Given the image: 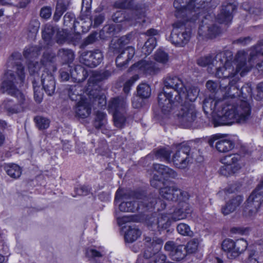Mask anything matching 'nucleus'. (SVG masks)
Masks as SVG:
<instances>
[{"mask_svg":"<svg viewBox=\"0 0 263 263\" xmlns=\"http://www.w3.org/2000/svg\"><path fill=\"white\" fill-rule=\"evenodd\" d=\"M247 54L244 50L239 51L233 60L231 52L218 54L216 57L218 66L215 76L219 78H230L229 85L220 87L224 96L222 99L208 98L203 102V109L206 115L213 117L214 127L245 123L250 117L251 107L246 101L236 99L237 97L246 99L251 96L252 88L248 84L241 87L238 83L240 77L244 76L252 68L250 62L247 63Z\"/></svg>","mask_w":263,"mask_h":263,"instance_id":"obj_1","label":"nucleus"},{"mask_svg":"<svg viewBox=\"0 0 263 263\" xmlns=\"http://www.w3.org/2000/svg\"><path fill=\"white\" fill-rule=\"evenodd\" d=\"M123 200L119 206V210L124 212H135L141 207L152 208L155 207L158 202H161L159 199L144 197L135 191H124L123 189H119L116 193L115 202Z\"/></svg>","mask_w":263,"mask_h":263,"instance_id":"obj_2","label":"nucleus"},{"mask_svg":"<svg viewBox=\"0 0 263 263\" xmlns=\"http://www.w3.org/2000/svg\"><path fill=\"white\" fill-rule=\"evenodd\" d=\"M14 69L16 70L18 78L16 79L11 70H8L5 73L0 90L3 93H7L12 96L19 98L21 95H23L19 88L24 82L25 73L24 67L20 62H14Z\"/></svg>","mask_w":263,"mask_h":263,"instance_id":"obj_3","label":"nucleus"},{"mask_svg":"<svg viewBox=\"0 0 263 263\" xmlns=\"http://www.w3.org/2000/svg\"><path fill=\"white\" fill-rule=\"evenodd\" d=\"M223 164L219 169V173L224 176L231 175L245 165L242 158L238 154L226 156L221 159Z\"/></svg>","mask_w":263,"mask_h":263,"instance_id":"obj_4","label":"nucleus"},{"mask_svg":"<svg viewBox=\"0 0 263 263\" xmlns=\"http://www.w3.org/2000/svg\"><path fill=\"white\" fill-rule=\"evenodd\" d=\"M247 246V242L243 239H238L236 241L228 239L223 241L222 248L227 253L228 257L233 259L242 253L246 249Z\"/></svg>","mask_w":263,"mask_h":263,"instance_id":"obj_5","label":"nucleus"},{"mask_svg":"<svg viewBox=\"0 0 263 263\" xmlns=\"http://www.w3.org/2000/svg\"><path fill=\"white\" fill-rule=\"evenodd\" d=\"M263 201V180L252 193L247 200L248 216H252L258 211Z\"/></svg>","mask_w":263,"mask_h":263,"instance_id":"obj_6","label":"nucleus"},{"mask_svg":"<svg viewBox=\"0 0 263 263\" xmlns=\"http://www.w3.org/2000/svg\"><path fill=\"white\" fill-rule=\"evenodd\" d=\"M103 54L101 50L96 49L92 51H85L81 53L80 62L89 67H95L99 65L103 60Z\"/></svg>","mask_w":263,"mask_h":263,"instance_id":"obj_7","label":"nucleus"},{"mask_svg":"<svg viewBox=\"0 0 263 263\" xmlns=\"http://www.w3.org/2000/svg\"><path fill=\"white\" fill-rule=\"evenodd\" d=\"M174 96L167 93L164 89L158 94V105L164 115L168 114L179 103V100H174Z\"/></svg>","mask_w":263,"mask_h":263,"instance_id":"obj_8","label":"nucleus"},{"mask_svg":"<svg viewBox=\"0 0 263 263\" xmlns=\"http://www.w3.org/2000/svg\"><path fill=\"white\" fill-rule=\"evenodd\" d=\"M18 104H14L10 100L5 101L2 104L3 108L8 114L12 115L23 111L27 108L29 104V100L26 98L24 95H21L20 97L17 98Z\"/></svg>","mask_w":263,"mask_h":263,"instance_id":"obj_9","label":"nucleus"},{"mask_svg":"<svg viewBox=\"0 0 263 263\" xmlns=\"http://www.w3.org/2000/svg\"><path fill=\"white\" fill-rule=\"evenodd\" d=\"M164 88L166 89H171L172 90L167 93L174 96V100H181V80L179 77L176 76H168L163 79Z\"/></svg>","mask_w":263,"mask_h":263,"instance_id":"obj_10","label":"nucleus"},{"mask_svg":"<svg viewBox=\"0 0 263 263\" xmlns=\"http://www.w3.org/2000/svg\"><path fill=\"white\" fill-rule=\"evenodd\" d=\"M215 147L218 151L221 153H226L233 149L234 143L229 139L223 138L220 134H215L212 136L209 140V143L211 146H213L215 141Z\"/></svg>","mask_w":263,"mask_h":263,"instance_id":"obj_11","label":"nucleus"},{"mask_svg":"<svg viewBox=\"0 0 263 263\" xmlns=\"http://www.w3.org/2000/svg\"><path fill=\"white\" fill-rule=\"evenodd\" d=\"M41 76L43 88L48 96L52 95L55 89V82L51 73L45 67Z\"/></svg>","mask_w":263,"mask_h":263,"instance_id":"obj_12","label":"nucleus"},{"mask_svg":"<svg viewBox=\"0 0 263 263\" xmlns=\"http://www.w3.org/2000/svg\"><path fill=\"white\" fill-rule=\"evenodd\" d=\"M133 69H136L146 74H155L159 69L156 66V64L151 61L142 60L134 64L132 67Z\"/></svg>","mask_w":263,"mask_h":263,"instance_id":"obj_13","label":"nucleus"},{"mask_svg":"<svg viewBox=\"0 0 263 263\" xmlns=\"http://www.w3.org/2000/svg\"><path fill=\"white\" fill-rule=\"evenodd\" d=\"M135 49L132 46H128L118 55L116 60L117 66L123 69L127 66L128 62L134 57Z\"/></svg>","mask_w":263,"mask_h":263,"instance_id":"obj_14","label":"nucleus"},{"mask_svg":"<svg viewBox=\"0 0 263 263\" xmlns=\"http://www.w3.org/2000/svg\"><path fill=\"white\" fill-rule=\"evenodd\" d=\"M73 110L75 117L81 119H85L90 115L91 106L88 101L81 100L77 103Z\"/></svg>","mask_w":263,"mask_h":263,"instance_id":"obj_15","label":"nucleus"},{"mask_svg":"<svg viewBox=\"0 0 263 263\" xmlns=\"http://www.w3.org/2000/svg\"><path fill=\"white\" fill-rule=\"evenodd\" d=\"M235 5L228 3L224 4L222 6V9L220 13L218 15L217 20L220 23L228 24L230 22L232 19V13L236 9Z\"/></svg>","mask_w":263,"mask_h":263,"instance_id":"obj_16","label":"nucleus"},{"mask_svg":"<svg viewBox=\"0 0 263 263\" xmlns=\"http://www.w3.org/2000/svg\"><path fill=\"white\" fill-rule=\"evenodd\" d=\"M127 103L125 98L117 97L111 99L108 105V109L112 114L126 111Z\"/></svg>","mask_w":263,"mask_h":263,"instance_id":"obj_17","label":"nucleus"},{"mask_svg":"<svg viewBox=\"0 0 263 263\" xmlns=\"http://www.w3.org/2000/svg\"><path fill=\"white\" fill-rule=\"evenodd\" d=\"M243 201L241 196H237L232 198L226 205L221 209V212L224 215H227L234 212Z\"/></svg>","mask_w":263,"mask_h":263,"instance_id":"obj_18","label":"nucleus"},{"mask_svg":"<svg viewBox=\"0 0 263 263\" xmlns=\"http://www.w3.org/2000/svg\"><path fill=\"white\" fill-rule=\"evenodd\" d=\"M180 246L173 241H168L164 246V249L168 251L174 260L179 261L181 259Z\"/></svg>","mask_w":263,"mask_h":263,"instance_id":"obj_19","label":"nucleus"},{"mask_svg":"<svg viewBox=\"0 0 263 263\" xmlns=\"http://www.w3.org/2000/svg\"><path fill=\"white\" fill-rule=\"evenodd\" d=\"M178 192H180V191L174 186H166L161 187L159 193L165 199L177 200L178 197Z\"/></svg>","mask_w":263,"mask_h":263,"instance_id":"obj_20","label":"nucleus"},{"mask_svg":"<svg viewBox=\"0 0 263 263\" xmlns=\"http://www.w3.org/2000/svg\"><path fill=\"white\" fill-rule=\"evenodd\" d=\"M71 77L74 82L81 83L84 81L87 77V72L81 65H76L70 71Z\"/></svg>","mask_w":263,"mask_h":263,"instance_id":"obj_21","label":"nucleus"},{"mask_svg":"<svg viewBox=\"0 0 263 263\" xmlns=\"http://www.w3.org/2000/svg\"><path fill=\"white\" fill-rule=\"evenodd\" d=\"M154 170L162 176L164 179L170 178H174L176 177V173L172 169L162 164H154Z\"/></svg>","mask_w":263,"mask_h":263,"instance_id":"obj_22","label":"nucleus"},{"mask_svg":"<svg viewBox=\"0 0 263 263\" xmlns=\"http://www.w3.org/2000/svg\"><path fill=\"white\" fill-rule=\"evenodd\" d=\"M57 30V27L50 24H47L44 26L42 30V37L47 46L52 45V38Z\"/></svg>","mask_w":263,"mask_h":263,"instance_id":"obj_23","label":"nucleus"},{"mask_svg":"<svg viewBox=\"0 0 263 263\" xmlns=\"http://www.w3.org/2000/svg\"><path fill=\"white\" fill-rule=\"evenodd\" d=\"M196 118V112L193 106H191L187 111L182 114V126L190 128Z\"/></svg>","mask_w":263,"mask_h":263,"instance_id":"obj_24","label":"nucleus"},{"mask_svg":"<svg viewBox=\"0 0 263 263\" xmlns=\"http://www.w3.org/2000/svg\"><path fill=\"white\" fill-rule=\"evenodd\" d=\"M227 52H230V51H226L224 52H221L216 55L215 59L212 60L211 57H202L199 58L197 61V63L199 65L204 67V66H208V71L209 72L211 73L213 72V71L212 70V66L215 67V69L216 70V71H217V68H218V66L216 65L217 63V61L216 60V57L220 54L221 53H226ZM217 72H216V73Z\"/></svg>","mask_w":263,"mask_h":263,"instance_id":"obj_25","label":"nucleus"},{"mask_svg":"<svg viewBox=\"0 0 263 263\" xmlns=\"http://www.w3.org/2000/svg\"><path fill=\"white\" fill-rule=\"evenodd\" d=\"M4 170L7 174L13 179L18 178L22 173L21 167L15 163L5 164Z\"/></svg>","mask_w":263,"mask_h":263,"instance_id":"obj_26","label":"nucleus"},{"mask_svg":"<svg viewBox=\"0 0 263 263\" xmlns=\"http://www.w3.org/2000/svg\"><path fill=\"white\" fill-rule=\"evenodd\" d=\"M141 231L135 226H129L124 234V239L127 242H133L141 235Z\"/></svg>","mask_w":263,"mask_h":263,"instance_id":"obj_27","label":"nucleus"},{"mask_svg":"<svg viewBox=\"0 0 263 263\" xmlns=\"http://www.w3.org/2000/svg\"><path fill=\"white\" fill-rule=\"evenodd\" d=\"M64 92L71 100H77L82 93V87L80 84L68 86L64 89Z\"/></svg>","mask_w":263,"mask_h":263,"instance_id":"obj_28","label":"nucleus"},{"mask_svg":"<svg viewBox=\"0 0 263 263\" xmlns=\"http://www.w3.org/2000/svg\"><path fill=\"white\" fill-rule=\"evenodd\" d=\"M173 29L171 34L170 41L172 43L176 46H179L181 42V37L179 35L181 32V22H177L173 25Z\"/></svg>","mask_w":263,"mask_h":263,"instance_id":"obj_29","label":"nucleus"},{"mask_svg":"<svg viewBox=\"0 0 263 263\" xmlns=\"http://www.w3.org/2000/svg\"><path fill=\"white\" fill-rule=\"evenodd\" d=\"M182 153L185 155V157L182 156V168L185 167L184 165L191 162L194 157V152L191 149V147L187 143H184L182 145Z\"/></svg>","mask_w":263,"mask_h":263,"instance_id":"obj_30","label":"nucleus"},{"mask_svg":"<svg viewBox=\"0 0 263 263\" xmlns=\"http://www.w3.org/2000/svg\"><path fill=\"white\" fill-rule=\"evenodd\" d=\"M115 126L118 128H122L125 125L127 118L126 111L112 114Z\"/></svg>","mask_w":263,"mask_h":263,"instance_id":"obj_31","label":"nucleus"},{"mask_svg":"<svg viewBox=\"0 0 263 263\" xmlns=\"http://www.w3.org/2000/svg\"><path fill=\"white\" fill-rule=\"evenodd\" d=\"M58 57L61 58L64 62H72L74 58L73 52L68 49H61L58 53Z\"/></svg>","mask_w":263,"mask_h":263,"instance_id":"obj_32","label":"nucleus"},{"mask_svg":"<svg viewBox=\"0 0 263 263\" xmlns=\"http://www.w3.org/2000/svg\"><path fill=\"white\" fill-rule=\"evenodd\" d=\"M137 94L139 97L146 99L151 95V89L149 85L146 83L140 84L137 88Z\"/></svg>","mask_w":263,"mask_h":263,"instance_id":"obj_33","label":"nucleus"},{"mask_svg":"<svg viewBox=\"0 0 263 263\" xmlns=\"http://www.w3.org/2000/svg\"><path fill=\"white\" fill-rule=\"evenodd\" d=\"M106 123V114L101 111H97L96 114V118L94 126L96 128H100Z\"/></svg>","mask_w":263,"mask_h":263,"instance_id":"obj_34","label":"nucleus"},{"mask_svg":"<svg viewBox=\"0 0 263 263\" xmlns=\"http://www.w3.org/2000/svg\"><path fill=\"white\" fill-rule=\"evenodd\" d=\"M156 45V39L154 37H149L143 46L142 52L145 55H148L152 52Z\"/></svg>","mask_w":263,"mask_h":263,"instance_id":"obj_35","label":"nucleus"},{"mask_svg":"<svg viewBox=\"0 0 263 263\" xmlns=\"http://www.w3.org/2000/svg\"><path fill=\"white\" fill-rule=\"evenodd\" d=\"M41 49V47L37 46H30L24 50V55L26 58L35 57L39 54Z\"/></svg>","mask_w":263,"mask_h":263,"instance_id":"obj_36","label":"nucleus"},{"mask_svg":"<svg viewBox=\"0 0 263 263\" xmlns=\"http://www.w3.org/2000/svg\"><path fill=\"white\" fill-rule=\"evenodd\" d=\"M36 126L40 130H43L47 128L49 126V120L44 117L37 116L34 119Z\"/></svg>","mask_w":263,"mask_h":263,"instance_id":"obj_37","label":"nucleus"},{"mask_svg":"<svg viewBox=\"0 0 263 263\" xmlns=\"http://www.w3.org/2000/svg\"><path fill=\"white\" fill-rule=\"evenodd\" d=\"M158 227L161 229H167L171 224V220L168 215L162 214L158 218Z\"/></svg>","mask_w":263,"mask_h":263,"instance_id":"obj_38","label":"nucleus"},{"mask_svg":"<svg viewBox=\"0 0 263 263\" xmlns=\"http://www.w3.org/2000/svg\"><path fill=\"white\" fill-rule=\"evenodd\" d=\"M199 241L198 239H193L187 242L185 247L187 253L192 254L196 252L198 249Z\"/></svg>","mask_w":263,"mask_h":263,"instance_id":"obj_39","label":"nucleus"},{"mask_svg":"<svg viewBox=\"0 0 263 263\" xmlns=\"http://www.w3.org/2000/svg\"><path fill=\"white\" fill-rule=\"evenodd\" d=\"M40 23L36 20L30 21L28 27V31L31 37H34L39 31Z\"/></svg>","mask_w":263,"mask_h":263,"instance_id":"obj_40","label":"nucleus"},{"mask_svg":"<svg viewBox=\"0 0 263 263\" xmlns=\"http://www.w3.org/2000/svg\"><path fill=\"white\" fill-rule=\"evenodd\" d=\"M134 0H119L115 2V7L119 9H130L133 8Z\"/></svg>","mask_w":263,"mask_h":263,"instance_id":"obj_41","label":"nucleus"},{"mask_svg":"<svg viewBox=\"0 0 263 263\" xmlns=\"http://www.w3.org/2000/svg\"><path fill=\"white\" fill-rule=\"evenodd\" d=\"M171 152L165 148H161L156 152L155 156L157 159L169 162L170 160Z\"/></svg>","mask_w":263,"mask_h":263,"instance_id":"obj_42","label":"nucleus"},{"mask_svg":"<svg viewBox=\"0 0 263 263\" xmlns=\"http://www.w3.org/2000/svg\"><path fill=\"white\" fill-rule=\"evenodd\" d=\"M185 90L186 99L191 101H195L196 99L199 91V89L195 87H192L189 89L185 88Z\"/></svg>","mask_w":263,"mask_h":263,"instance_id":"obj_43","label":"nucleus"},{"mask_svg":"<svg viewBox=\"0 0 263 263\" xmlns=\"http://www.w3.org/2000/svg\"><path fill=\"white\" fill-rule=\"evenodd\" d=\"M244 51L246 54H247V63L250 62L251 64L252 65V60L253 59V57L254 56V52H255L256 53H260L263 55V44L259 43L257 46H256L252 51L250 52L249 56L248 52H246L245 51Z\"/></svg>","mask_w":263,"mask_h":263,"instance_id":"obj_44","label":"nucleus"},{"mask_svg":"<svg viewBox=\"0 0 263 263\" xmlns=\"http://www.w3.org/2000/svg\"><path fill=\"white\" fill-rule=\"evenodd\" d=\"M155 60L160 63L165 64L168 60L167 54L162 50H159L155 54Z\"/></svg>","mask_w":263,"mask_h":263,"instance_id":"obj_45","label":"nucleus"},{"mask_svg":"<svg viewBox=\"0 0 263 263\" xmlns=\"http://www.w3.org/2000/svg\"><path fill=\"white\" fill-rule=\"evenodd\" d=\"M139 78L138 74H135L125 82L123 87V91L125 94H128L129 92L131 86Z\"/></svg>","mask_w":263,"mask_h":263,"instance_id":"obj_46","label":"nucleus"},{"mask_svg":"<svg viewBox=\"0 0 263 263\" xmlns=\"http://www.w3.org/2000/svg\"><path fill=\"white\" fill-rule=\"evenodd\" d=\"M76 19L74 15L70 12L66 13L64 16V24L67 26L75 27Z\"/></svg>","mask_w":263,"mask_h":263,"instance_id":"obj_47","label":"nucleus"},{"mask_svg":"<svg viewBox=\"0 0 263 263\" xmlns=\"http://www.w3.org/2000/svg\"><path fill=\"white\" fill-rule=\"evenodd\" d=\"M93 102L100 108L105 107L106 105V97L103 94L98 95L93 97Z\"/></svg>","mask_w":263,"mask_h":263,"instance_id":"obj_48","label":"nucleus"},{"mask_svg":"<svg viewBox=\"0 0 263 263\" xmlns=\"http://www.w3.org/2000/svg\"><path fill=\"white\" fill-rule=\"evenodd\" d=\"M68 34L64 30L58 31L56 35V42L59 44H64L67 40Z\"/></svg>","mask_w":263,"mask_h":263,"instance_id":"obj_49","label":"nucleus"},{"mask_svg":"<svg viewBox=\"0 0 263 263\" xmlns=\"http://www.w3.org/2000/svg\"><path fill=\"white\" fill-rule=\"evenodd\" d=\"M41 64L37 62L31 61L28 64V70L31 75L37 73L40 69Z\"/></svg>","mask_w":263,"mask_h":263,"instance_id":"obj_50","label":"nucleus"},{"mask_svg":"<svg viewBox=\"0 0 263 263\" xmlns=\"http://www.w3.org/2000/svg\"><path fill=\"white\" fill-rule=\"evenodd\" d=\"M145 241L146 245L149 248H155L157 245H161L162 243V241L161 239H154L148 236L145 237Z\"/></svg>","mask_w":263,"mask_h":263,"instance_id":"obj_51","label":"nucleus"},{"mask_svg":"<svg viewBox=\"0 0 263 263\" xmlns=\"http://www.w3.org/2000/svg\"><path fill=\"white\" fill-rule=\"evenodd\" d=\"M32 84L35 100L37 102L40 103L43 99V93L40 90V87L36 85V82L34 80L32 81Z\"/></svg>","mask_w":263,"mask_h":263,"instance_id":"obj_52","label":"nucleus"},{"mask_svg":"<svg viewBox=\"0 0 263 263\" xmlns=\"http://www.w3.org/2000/svg\"><path fill=\"white\" fill-rule=\"evenodd\" d=\"M192 212V208L189 203L182 204V219L190 217Z\"/></svg>","mask_w":263,"mask_h":263,"instance_id":"obj_53","label":"nucleus"},{"mask_svg":"<svg viewBox=\"0 0 263 263\" xmlns=\"http://www.w3.org/2000/svg\"><path fill=\"white\" fill-rule=\"evenodd\" d=\"M258 254L255 251L252 250L249 252L246 263H259Z\"/></svg>","mask_w":263,"mask_h":263,"instance_id":"obj_54","label":"nucleus"},{"mask_svg":"<svg viewBox=\"0 0 263 263\" xmlns=\"http://www.w3.org/2000/svg\"><path fill=\"white\" fill-rule=\"evenodd\" d=\"M206 88L210 91L213 92H215L217 91L218 87L219 86L220 87V84H219L217 83H215L211 80L208 81L206 83ZM221 89V88H220Z\"/></svg>","mask_w":263,"mask_h":263,"instance_id":"obj_55","label":"nucleus"},{"mask_svg":"<svg viewBox=\"0 0 263 263\" xmlns=\"http://www.w3.org/2000/svg\"><path fill=\"white\" fill-rule=\"evenodd\" d=\"M132 34L129 33L126 35L122 36L118 40V43L121 45H125L128 44L132 40Z\"/></svg>","mask_w":263,"mask_h":263,"instance_id":"obj_56","label":"nucleus"},{"mask_svg":"<svg viewBox=\"0 0 263 263\" xmlns=\"http://www.w3.org/2000/svg\"><path fill=\"white\" fill-rule=\"evenodd\" d=\"M86 255L88 257L92 258L101 257L102 256L101 252L92 249H87L86 251Z\"/></svg>","mask_w":263,"mask_h":263,"instance_id":"obj_57","label":"nucleus"},{"mask_svg":"<svg viewBox=\"0 0 263 263\" xmlns=\"http://www.w3.org/2000/svg\"><path fill=\"white\" fill-rule=\"evenodd\" d=\"M194 233L191 230L190 226L186 224L182 223V235L192 237Z\"/></svg>","mask_w":263,"mask_h":263,"instance_id":"obj_58","label":"nucleus"},{"mask_svg":"<svg viewBox=\"0 0 263 263\" xmlns=\"http://www.w3.org/2000/svg\"><path fill=\"white\" fill-rule=\"evenodd\" d=\"M142 98L136 96L133 98L132 100V105L135 108H141L143 104Z\"/></svg>","mask_w":263,"mask_h":263,"instance_id":"obj_59","label":"nucleus"},{"mask_svg":"<svg viewBox=\"0 0 263 263\" xmlns=\"http://www.w3.org/2000/svg\"><path fill=\"white\" fill-rule=\"evenodd\" d=\"M65 11V8L63 6H59L58 5L56 7L55 11L53 15V20L55 21H58Z\"/></svg>","mask_w":263,"mask_h":263,"instance_id":"obj_60","label":"nucleus"},{"mask_svg":"<svg viewBox=\"0 0 263 263\" xmlns=\"http://www.w3.org/2000/svg\"><path fill=\"white\" fill-rule=\"evenodd\" d=\"M111 74V72L109 70H106L103 72L97 75L95 77V80L101 81L104 79H107Z\"/></svg>","mask_w":263,"mask_h":263,"instance_id":"obj_61","label":"nucleus"},{"mask_svg":"<svg viewBox=\"0 0 263 263\" xmlns=\"http://www.w3.org/2000/svg\"><path fill=\"white\" fill-rule=\"evenodd\" d=\"M51 14V10L49 7L43 8L40 11V15L42 17L47 19Z\"/></svg>","mask_w":263,"mask_h":263,"instance_id":"obj_62","label":"nucleus"},{"mask_svg":"<svg viewBox=\"0 0 263 263\" xmlns=\"http://www.w3.org/2000/svg\"><path fill=\"white\" fill-rule=\"evenodd\" d=\"M55 58V54L53 52H46L43 55L44 62L52 63Z\"/></svg>","mask_w":263,"mask_h":263,"instance_id":"obj_63","label":"nucleus"},{"mask_svg":"<svg viewBox=\"0 0 263 263\" xmlns=\"http://www.w3.org/2000/svg\"><path fill=\"white\" fill-rule=\"evenodd\" d=\"M162 183L163 182L161 180V179L159 178L158 176L155 175L151 181V185L155 188L161 187V185Z\"/></svg>","mask_w":263,"mask_h":263,"instance_id":"obj_64","label":"nucleus"}]
</instances>
